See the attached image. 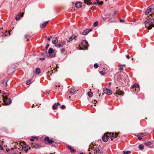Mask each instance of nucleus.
<instances>
[{
  "label": "nucleus",
  "instance_id": "2f4dec72",
  "mask_svg": "<svg viewBox=\"0 0 154 154\" xmlns=\"http://www.w3.org/2000/svg\"><path fill=\"white\" fill-rule=\"evenodd\" d=\"M98 25V22L97 21H95L93 24V26L94 27H96Z\"/></svg>",
  "mask_w": 154,
  "mask_h": 154
},
{
  "label": "nucleus",
  "instance_id": "79ce46f5",
  "mask_svg": "<svg viewBox=\"0 0 154 154\" xmlns=\"http://www.w3.org/2000/svg\"><path fill=\"white\" fill-rule=\"evenodd\" d=\"M65 48H62L61 50V53H63L65 51Z\"/></svg>",
  "mask_w": 154,
  "mask_h": 154
},
{
  "label": "nucleus",
  "instance_id": "a211bd4d",
  "mask_svg": "<svg viewBox=\"0 0 154 154\" xmlns=\"http://www.w3.org/2000/svg\"><path fill=\"white\" fill-rule=\"evenodd\" d=\"M68 148L72 152L74 153L76 152L75 150L70 146H68Z\"/></svg>",
  "mask_w": 154,
  "mask_h": 154
},
{
  "label": "nucleus",
  "instance_id": "20e7f679",
  "mask_svg": "<svg viewBox=\"0 0 154 154\" xmlns=\"http://www.w3.org/2000/svg\"><path fill=\"white\" fill-rule=\"evenodd\" d=\"M154 12V8L153 5H151L149 7L145 12V14L147 15L149 13Z\"/></svg>",
  "mask_w": 154,
  "mask_h": 154
},
{
  "label": "nucleus",
  "instance_id": "0eeeda50",
  "mask_svg": "<svg viewBox=\"0 0 154 154\" xmlns=\"http://www.w3.org/2000/svg\"><path fill=\"white\" fill-rule=\"evenodd\" d=\"M44 141L47 142L48 144H51L54 142V140L52 139H50L48 137H46L44 139Z\"/></svg>",
  "mask_w": 154,
  "mask_h": 154
},
{
  "label": "nucleus",
  "instance_id": "423d86ee",
  "mask_svg": "<svg viewBox=\"0 0 154 154\" xmlns=\"http://www.w3.org/2000/svg\"><path fill=\"white\" fill-rule=\"evenodd\" d=\"M29 146H26L25 144H23V145H21L19 149H22V150L25 151L26 152L28 150V148Z\"/></svg>",
  "mask_w": 154,
  "mask_h": 154
},
{
  "label": "nucleus",
  "instance_id": "6e6d98bb",
  "mask_svg": "<svg viewBox=\"0 0 154 154\" xmlns=\"http://www.w3.org/2000/svg\"><path fill=\"white\" fill-rule=\"evenodd\" d=\"M34 106H35L34 104H33L32 105V106L31 107H32V108H33V107H34Z\"/></svg>",
  "mask_w": 154,
  "mask_h": 154
},
{
  "label": "nucleus",
  "instance_id": "052dcab7",
  "mask_svg": "<svg viewBox=\"0 0 154 154\" xmlns=\"http://www.w3.org/2000/svg\"><path fill=\"white\" fill-rule=\"evenodd\" d=\"M41 72V71H40V69L39 68V74H40Z\"/></svg>",
  "mask_w": 154,
  "mask_h": 154
},
{
  "label": "nucleus",
  "instance_id": "5701e85b",
  "mask_svg": "<svg viewBox=\"0 0 154 154\" xmlns=\"http://www.w3.org/2000/svg\"><path fill=\"white\" fill-rule=\"evenodd\" d=\"M144 144L146 146H150L151 145V143L148 141H146L145 143Z\"/></svg>",
  "mask_w": 154,
  "mask_h": 154
},
{
  "label": "nucleus",
  "instance_id": "603ef678",
  "mask_svg": "<svg viewBox=\"0 0 154 154\" xmlns=\"http://www.w3.org/2000/svg\"><path fill=\"white\" fill-rule=\"evenodd\" d=\"M3 149V147L0 144V150H2Z\"/></svg>",
  "mask_w": 154,
  "mask_h": 154
},
{
  "label": "nucleus",
  "instance_id": "72a5a7b5",
  "mask_svg": "<svg viewBox=\"0 0 154 154\" xmlns=\"http://www.w3.org/2000/svg\"><path fill=\"white\" fill-rule=\"evenodd\" d=\"M72 39H73V36H72L69 38L68 40L67 41V42H69L70 41H71Z\"/></svg>",
  "mask_w": 154,
  "mask_h": 154
},
{
  "label": "nucleus",
  "instance_id": "5fc2aeb1",
  "mask_svg": "<svg viewBox=\"0 0 154 154\" xmlns=\"http://www.w3.org/2000/svg\"><path fill=\"white\" fill-rule=\"evenodd\" d=\"M6 151H7V152H8L10 151V149H7V148L6 149Z\"/></svg>",
  "mask_w": 154,
  "mask_h": 154
},
{
  "label": "nucleus",
  "instance_id": "864d4df0",
  "mask_svg": "<svg viewBox=\"0 0 154 154\" xmlns=\"http://www.w3.org/2000/svg\"><path fill=\"white\" fill-rule=\"evenodd\" d=\"M51 36L50 38H48L47 39L49 41H50L51 38Z\"/></svg>",
  "mask_w": 154,
  "mask_h": 154
},
{
  "label": "nucleus",
  "instance_id": "4d7b16f0",
  "mask_svg": "<svg viewBox=\"0 0 154 154\" xmlns=\"http://www.w3.org/2000/svg\"><path fill=\"white\" fill-rule=\"evenodd\" d=\"M90 148H91H91H93V147H92V146L91 145V146H90Z\"/></svg>",
  "mask_w": 154,
  "mask_h": 154
},
{
  "label": "nucleus",
  "instance_id": "f8f14e48",
  "mask_svg": "<svg viewBox=\"0 0 154 154\" xmlns=\"http://www.w3.org/2000/svg\"><path fill=\"white\" fill-rule=\"evenodd\" d=\"M24 15V13H20L18 15H17L15 17V19L16 20H17L20 19V17H23Z\"/></svg>",
  "mask_w": 154,
  "mask_h": 154
},
{
  "label": "nucleus",
  "instance_id": "a19ab883",
  "mask_svg": "<svg viewBox=\"0 0 154 154\" xmlns=\"http://www.w3.org/2000/svg\"><path fill=\"white\" fill-rule=\"evenodd\" d=\"M73 38L75 40H76L77 39V36L76 35H74L73 36Z\"/></svg>",
  "mask_w": 154,
  "mask_h": 154
},
{
  "label": "nucleus",
  "instance_id": "9b49d317",
  "mask_svg": "<svg viewBox=\"0 0 154 154\" xmlns=\"http://www.w3.org/2000/svg\"><path fill=\"white\" fill-rule=\"evenodd\" d=\"M66 42L65 41H63L61 44H56L55 45V46L57 48H60L62 47L63 45L66 44Z\"/></svg>",
  "mask_w": 154,
  "mask_h": 154
},
{
  "label": "nucleus",
  "instance_id": "69168bd1",
  "mask_svg": "<svg viewBox=\"0 0 154 154\" xmlns=\"http://www.w3.org/2000/svg\"><path fill=\"white\" fill-rule=\"evenodd\" d=\"M79 154H83V153H80Z\"/></svg>",
  "mask_w": 154,
  "mask_h": 154
},
{
  "label": "nucleus",
  "instance_id": "c756f323",
  "mask_svg": "<svg viewBox=\"0 0 154 154\" xmlns=\"http://www.w3.org/2000/svg\"><path fill=\"white\" fill-rule=\"evenodd\" d=\"M33 143H32V145H31L32 146H33L34 147L38 148V144H35V145H33Z\"/></svg>",
  "mask_w": 154,
  "mask_h": 154
},
{
  "label": "nucleus",
  "instance_id": "2eb2a0df",
  "mask_svg": "<svg viewBox=\"0 0 154 154\" xmlns=\"http://www.w3.org/2000/svg\"><path fill=\"white\" fill-rule=\"evenodd\" d=\"M48 21H47L44 22L42 24H41L40 25V27L41 28H44L46 25L48 23Z\"/></svg>",
  "mask_w": 154,
  "mask_h": 154
},
{
  "label": "nucleus",
  "instance_id": "f704fd0d",
  "mask_svg": "<svg viewBox=\"0 0 154 154\" xmlns=\"http://www.w3.org/2000/svg\"><path fill=\"white\" fill-rule=\"evenodd\" d=\"M30 35H26L25 36V38L26 39H27L28 40V39L30 38Z\"/></svg>",
  "mask_w": 154,
  "mask_h": 154
},
{
  "label": "nucleus",
  "instance_id": "7ed1b4c3",
  "mask_svg": "<svg viewBox=\"0 0 154 154\" xmlns=\"http://www.w3.org/2000/svg\"><path fill=\"white\" fill-rule=\"evenodd\" d=\"M54 52V49L51 48H50L49 49L48 51V53L49 54V55H47V57L50 58H52L53 57H55L56 56L55 54H51L53 53Z\"/></svg>",
  "mask_w": 154,
  "mask_h": 154
},
{
  "label": "nucleus",
  "instance_id": "f03ea898",
  "mask_svg": "<svg viewBox=\"0 0 154 154\" xmlns=\"http://www.w3.org/2000/svg\"><path fill=\"white\" fill-rule=\"evenodd\" d=\"M118 133H114L113 132H107L105 133L102 136V140L104 142H107L108 140L109 137L110 138L112 139L118 136Z\"/></svg>",
  "mask_w": 154,
  "mask_h": 154
},
{
  "label": "nucleus",
  "instance_id": "4c0bfd02",
  "mask_svg": "<svg viewBox=\"0 0 154 154\" xmlns=\"http://www.w3.org/2000/svg\"><path fill=\"white\" fill-rule=\"evenodd\" d=\"M31 80H29V81H28V82H27L26 83V85H29V84H30L31 83Z\"/></svg>",
  "mask_w": 154,
  "mask_h": 154
},
{
  "label": "nucleus",
  "instance_id": "473e14b6",
  "mask_svg": "<svg viewBox=\"0 0 154 154\" xmlns=\"http://www.w3.org/2000/svg\"><path fill=\"white\" fill-rule=\"evenodd\" d=\"M57 86H58L59 87H61V88L59 89L58 90L59 91H61L62 90V86H61V85H56V87H57Z\"/></svg>",
  "mask_w": 154,
  "mask_h": 154
},
{
  "label": "nucleus",
  "instance_id": "ea45409f",
  "mask_svg": "<svg viewBox=\"0 0 154 154\" xmlns=\"http://www.w3.org/2000/svg\"><path fill=\"white\" fill-rule=\"evenodd\" d=\"M97 4H98V2H95L93 3H92V2L91 3H90V4L91 5H97Z\"/></svg>",
  "mask_w": 154,
  "mask_h": 154
},
{
  "label": "nucleus",
  "instance_id": "e2e57ef3",
  "mask_svg": "<svg viewBox=\"0 0 154 154\" xmlns=\"http://www.w3.org/2000/svg\"><path fill=\"white\" fill-rule=\"evenodd\" d=\"M94 102H97V101L96 100H94Z\"/></svg>",
  "mask_w": 154,
  "mask_h": 154
},
{
  "label": "nucleus",
  "instance_id": "13d9d810",
  "mask_svg": "<svg viewBox=\"0 0 154 154\" xmlns=\"http://www.w3.org/2000/svg\"><path fill=\"white\" fill-rule=\"evenodd\" d=\"M57 105H58L59 106L60 105V104L59 103V102H58L57 103Z\"/></svg>",
  "mask_w": 154,
  "mask_h": 154
},
{
  "label": "nucleus",
  "instance_id": "cd10ccee",
  "mask_svg": "<svg viewBox=\"0 0 154 154\" xmlns=\"http://www.w3.org/2000/svg\"><path fill=\"white\" fill-rule=\"evenodd\" d=\"M4 95H2V97H3L2 98H4L5 97V96H6V98H8V96L9 95L8 93H4Z\"/></svg>",
  "mask_w": 154,
  "mask_h": 154
},
{
  "label": "nucleus",
  "instance_id": "f257e3e1",
  "mask_svg": "<svg viewBox=\"0 0 154 154\" xmlns=\"http://www.w3.org/2000/svg\"><path fill=\"white\" fill-rule=\"evenodd\" d=\"M145 27L149 30H150L154 27V15H151V17L144 22Z\"/></svg>",
  "mask_w": 154,
  "mask_h": 154
},
{
  "label": "nucleus",
  "instance_id": "4be33fe9",
  "mask_svg": "<svg viewBox=\"0 0 154 154\" xmlns=\"http://www.w3.org/2000/svg\"><path fill=\"white\" fill-rule=\"evenodd\" d=\"M100 151L99 148L98 147H97L94 150V153L96 154L97 153H99Z\"/></svg>",
  "mask_w": 154,
  "mask_h": 154
},
{
  "label": "nucleus",
  "instance_id": "e433bc0d",
  "mask_svg": "<svg viewBox=\"0 0 154 154\" xmlns=\"http://www.w3.org/2000/svg\"><path fill=\"white\" fill-rule=\"evenodd\" d=\"M99 72L102 75L105 74V72L103 71H100Z\"/></svg>",
  "mask_w": 154,
  "mask_h": 154
},
{
  "label": "nucleus",
  "instance_id": "7c9ffc66",
  "mask_svg": "<svg viewBox=\"0 0 154 154\" xmlns=\"http://www.w3.org/2000/svg\"><path fill=\"white\" fill-rule=\"evenodd\" d=\"M94 67L96 69L98 68L99 67V65L98 63H96L94 64Z\"/></svg>",
  "mask_w": 154,
  "mask_h": 154
},
{
  "label": "nucleus",
  "instance_id": "b1692460",
  "mask_svg": "<svg viewBox=\"0 0 154 154\" xmlns=\"http://www.w3.org/2000/svg\"><path fill=\"white\" fill-rule=\"evenodd\" d=\"M57 104L55 103L52 106V109H57Z\"/></svg>",
  "mask_w": 154,
  "mask_h": 154
},
{
  "label": "nucleus",
  "instance_id": "774afa93",
  "mask_svg": "<svg viewBox=\"0 0 154 154\" xmlns=\"http://www.w3.org/2000/svg\"><path fill=\"white\" fill-rule=\"evenodd\" d=\"M10 32L9 31V34L10 35Z\"/></svg>",
  "mask_w": 154,
  "mask_h": 154
},
{
  "label": "nucleus",
  "instance_id": "c9c22d12",
  "mask_svg": "<svg viewBox=\"0 0 154 154\" xmlns=\"http://www.w3.org/2000/svg\"><path fill=\"white\" fill-rule=\"evenodd\" d=\"M35 74L37 75L38 74V68H37L36 69Z\"/></svg>",
  "mask_w": 154,
  "mask_h": 154
},
{
  "label": "nucleus",
  "instance_id": "39448f33",
  "mask_svg": "<svg viewBox=\"0 0 154 154\" xmlns=\"http://www.w3.org/2000/svg\"><path fill=\"white\" fill-rule=\"evenodd\" d=\"M3 98V102L6 105H8L11 102V99L9 98H6V97Z\"/></svg>",
  "mask_w": 154,
  "mask_h": 154
},
{
  "label": "nucleus",
  "instance_id": "37998d69",
  "mask_svg": "<svg viewBox=\"0 0 154 154\" xmlns=\"http://www.w3.org/2000/svg\"><path fill=\"white\" fill-rule=\"evenodd\" d=\"M98 4L99 5H101L103 4V1L98 2Z\"/></svg>",
  "mask_w": 154,
  "mask_h": 154
},
{
  "label": "nucleus",
  "instance_id": "338daca9",
  "mask_svg": "<svg viewBox=\"0 0 154 154\" xmlns=\"http://www.w3.org/2000/svg\"><path fill=\"white\" fill-rule=\"evenodd\" d=\"M116 14V12H115V13H114V14Z\"/></svg>",
  "mask_w": 154,
  "mask_h": 154
},
{
  "label": "nucleus",
  "instance_id": "393cba45",
  "mask_svg": "<svg viewBox=\"0 0 154 154\" xmlns=\"http://www.w3.org/2000/svg\"><path fill=\"white\" fill-rule=\"evenodd\" d=\"M138 148L141 150H142L144 148V146L142 144H140L138 146Z\"/></svg>",
  "mask_w": 154,
  "mask_h": 154
},
{
  "label": "nucleus",
  "instance_id": "de8ad7c7",
  "mask_svg": "<svg viewBox=\"0 0 154 154\" xmlns=\"http://www.w3.org/2000/svg\"><path fill=\"white\" fill-rule=\"evenodd\" d=\"M119 70H123V68L122 67H121L119 69Z\"/></svg>",
  "mask_w": 154,
  "mask_h": 154
},
{
  "label": "nucleus",
  "instance_id": "680f3d73",
  "mask_svg": "<svg viewBox=\"0 0 154 154\" xmlns=\"http://www.w3.org/2000/svg\"><path fill=\"white\" fill-rule=\"evenodd\" d=\"M14 72L13 71L12 73L11 74H9V75H11V74H12Z\"/></svg>",
  "mask_w": 154,
  "mask_h": 154
},
{
  "label": "nucleus",
  "instance_id": "6e6552de",
  "mask_svg": "<svg viewBox=\"0 0 154 154\" xmlns=\"http://www.w3.org/2000/svg\"><path fill=\"white\" fill-rule=\"evenodd\" d=\"M103 91L104 93L108 95H110L112 93V91L106 88H103Z\"/></svg>",
  "mask_w": 154,
  "mask_h": 154
},
{
  "label": "nucleus",
  "instance_id": "4468645a",
  "mask_svg": "<svg viewBox=\"0 0 154 154\" xmlns=\"http://www.w3.org/2000/svg\"><path fill=\"white\" fill-rule=\"evenodd\" d=\"M88 43L86 40H83L81 43V45L83 46H86L88 44Z\"/></svg>",
  "mask_w": 154,
  "mask_h": 154
},
{
  "label": "nucleus",
  "instance_id": "bf43d9fd",
  "mask_svg": "<svg viewBox=\"0 0 154 154\" xmlns=\"http://www.w3.org/2000/svg\"><path fill=\"white\" fill-rule=\"evenodd\" d=\"M2 36H4L5 35H4V33H3V32H2Z\"/></svg>",
  "mask_w": 154,
  "mask_h": 154
},
{
  "label": "nucleus",
  "instance_id": "c85d7f7f",
  "mask_svg": "<svg viewBox=\"0 0 154 154\" xmlns=\"http://www.w3.org/2000/svg\"><path fill=\"white\" fill-rule=\"evenodd\" d=\"M91 0H85V3L87 4H88L89 3H91Z\"/></svg>",
  "mask_w": 154,
  "mask_h": 154
},
{
  "label": "nucleus",
  "instance_id": "aec40b11",
  "mask_svg": "<svg viewBox=\"0 0 154 154\" xmlns=\"http://www.w3.org/2000/svg\"><path fill=\"white\" fill-rule=\"evenodd\" d=\"M75 91H76L74 89L71 88L70 89L69 93L71 94H72V95H73L75 94Z\"/></svg>",
  "mask_w": 154,
  "mask_h": 154
},
{
  "label": "nucleus",
  "instance_id": "6ab92c4d",
  "mask_svg": "<svg viewBox=\"0 0 154 154\" xmlns=\"http://www.w3.org/2000/svg\"><path fill=\"white\" fill-rule=\"evenodd\" d=\"M139 87V85L135 83L133 84L132 88H133L134 89V88H135V89H134V90L135 91H136V88H138Z\"/></svg>",
  "mask_w": 154,
  "mask_h": 154
},
{
  "label": "nucleus",
  "instance_id": "dca6fc26",
  "mask_svg": "<svg viewBox=\"0 0 154 154\" xmlns=\"http://www.w3.org/2000/svg\"><path fill=\"white\" fill-rule=\"evenodd\" d=\"M116 95L118 94L119 95H123V92L120 90H117L115 93Z\"/></svg>",
  "mask_w": 154,
  "mask_h": 154
},
{
  "label": "nucleus",
  "instance_id": "1a4fd4ad",
  "mask_svg": "<svg viewBox=\"0 0 154 154\" xmlns=\"http://www.w3.org/2000/svg\"><path fill=\"white\" fill-rule=\"evenodd\" d=\"M146 135V133H143L139 134L137 136L138 137V139L139 140H141L143 137Z\"/></svg>",
  "mask_w": 154,
  "mask_h": 154
},
{
  "label": "nucleus",
  "instance_id": "8fccbe9b",
  "mask_svg": "<svg viewBox=\"0 0 154 154\" xmlns=\"http://www.w3.org/2000/svg\"><path fill=\"white\" fill-rule=\"evenodd\" d=\"M119 20H120V21L121 22H123L125 21L124 20L122 19H120Z\"/></svg>",
  "mask_w": 154,
  "mask_h": 154
},
{
  "label": "nucleus",
  "instance_id": "58836bf2",
  "mask_svg": "<svg viewBox=\"0 0 154 154\" xmlns=\"http://www.w3.org/2000/svg\"><path fill=\"white\" fill-rule=\"evenodd\" d=\"M16 68V66L15 65H13L11 66V69H15Z\"/></svg>",
  "mask_w": 154,
  "mask_h": 154
},
{
  "label": "nucleus",
  "instance_id": "f3484780",
  "mask_svg": "<svg viewBox=\"0 0 154 154\" xmlns=\"http://www.w3.org/2000/svg\"><path fill=\"white\" fill-rule=\"evenodd\" d=\"M52 42L53 44H55V45L56 44H57L58 39L57 37H56L52 39Z\"/></svg>",
  "mask_w": 154,
  "mask_h": 154
},
{
  "label": "nucleus",
  "instance_id": "c03bdc74",
  "mask_svg": "<svg viewBox=\"0 0 154 154\" xmlns=\"http://www.w3.org/2000/svg\"><path fill=\"white\" fill-rule=\"evenodd\" d=\"M65 108V106L64 105H63L61 106V109H63Z\"/></svg>",
  "mask_w": 154,
  "mask_h": 154
},
{
  "label": "nucleus",
  "instance_id": "49530a36",
  "mask_svg": "<svg viewBox=\"0 0 154 154\" xmlns=\"http://www.w3.org/2000/svg\"><path fill=\"white\" fill-rule=\"evenodd\" d=\"M49 44H48L47 45H46V47H45V48L46 49H47L49 47Z\"/></svg>",
  "mask_w": 154,
  "mask_h": 154
},
{
  "label": "nucleus",
  "instance_id": "412c9836",
  "mask_svg": "<svg viewBox=\"0 0 154 154\" xmlns=\"http://www.w3.org/2000/svg\"><path fill=\"white\" fill-rule=\"evenodd\" d=\"M38 138L37 137H32V138L30 139L31 141H35V140L38 141Z\"/></svg>",
  "mask_w": 154,
  "mask_h": 154
},
{
  "label": "nucleus",
  "instance_id": "3c124183",
  "mask_svg": "<svg viewBox=\"0 0 154 154\" xmlns=\"http://www.w3.org/2000/svg\"><path fill=\"white\" fill-rule=\"evenodd\" d=\"M102 19L103 20L105 21L106 20V18L104 17H103L102 18Z\"/></svg>",
  "mask_w": 154,
  "mask_h": 154
},
{
  "label": "nucleus",
  "instance_id": "0e129e2a",
  "mask_svg": "<svg viewBox=\"0 0 154 154\" xmlns=\"http://www.w3.org/2000/svg\"><path fill=\"white\" fill-rule=\"evenodd\" d=\"M109 85H110L111 84V83L109 82Z\"/></svg>",
  "mask_w": 154,
  "mask_h": 154
},
{
  "label": "nucleus",
  "instance_id": "09e8293b",
  "mask_svg": "<svg viewBox=\"0 0 154 154\" xmlns=\"http://www.w3.org/2000/svg\"><path fill=\"white\" fill-rule=\"evenodd\" d=\"M126 58L128 59H129L130 58V56H129V55H127L126 56Z\"/></svg>",
  "mask_w": 154,
  "mask_h": 154
},
{
  "label": "nucleus",
  "instance_id": "ddd939ff",
  "mask_svg": "<svg viewBox=\"0 0 154 154\" xmlns=\"http://www.w3.org/2000/svg\"><path fill=\"white\" fill-rule=\"evenodd\" d=\"M75 5L77 8H80L82 6V3L80 2H77L75 4Z\"/></svg>",
  "mask_w": 154,
  "mask_h": 154
},
{
  "label": "nucleus",
  "instance_id": "a18cd8bd",
  "mask_svg": "<svg viewBox=\"0 0 154 154\" xmlns=\"http://www.w3.org/2000/svg\"><path fill=\"white\" fill-rule=\"evenodd\" d=\"M45 58L44 57H42V58H39V60H45Z\"/></svg>",
  "mask_w": 154,
  "mask_h": 154
},
{
  "label": "nucleus",
  "instance_id": "9d476101",
  "mask_svg": "<svg viewBox=\"0 0 154 154\" xmlns=\"http://www.w3.org/2000/svg\"><path fill=\"white\" fill-rule=\"evenodd\" d=\"M92 30V29H86L82 33V34L84 35H87L89 32L91 31Z\"/></svg>",
  "mask_w": 154,
  "mask_h": 154
},
{
  "label": "nucleus",
  "instance_id": "bb28decb",
  "mask_svg": "<svg viewBox=\"0 0 154 154\" xmlns=\"http://www.w3.org/2000/svg\"><path fill=\"white\" fill-rule=\"evenodd\" d=\"M88 95L89 97H91L93 96V93L91 91H89L88 93Z\"/></svg>",
  "mask_w": 154,
  "mask_h": 154
},
{
  "label": "nucleus",
  "instance_id": "a878e982",
  "mask_svg": "<svg viewBox=\"0 0 154 154\" xmlns=\"http://www.w3.org/2000/svg\"><path fill=\"white\" fill-rule=\"evenodd\" d=\"M123 154H128L131 153L130 151H124L122 152Z\"/></svg>",
  "mask_w": 154,
  "mask_h": 154
}]
</instances>
